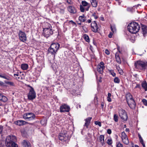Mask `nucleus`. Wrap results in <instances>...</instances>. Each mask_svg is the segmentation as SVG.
Wrapping results in <instances>:
<instances>
[{"label": "nucleus", "instance_id": "nucleus-30", "mask_svg": "<svg viewBox=\"0 0 147 147\" xmlns=\"http://www.w3.org/2000/svg\"><path fill=\"white\" fill-rule=\"evenodd\" d=\"M83 38L87 42H89L90 41L88 36L86 34H85L83 35Z\"/></svg>", "mask_w": 147, "mask_h": 147}, {"label": "nucleus", "instance_id": "nucleus-25", "mask_svg": "<svg viewBox=\"0 0 147 147\" xmlns=\"http://www.w3.org/2000/svg\"><path fill=\"white\" fill-rule=\"evenodd\" d=\"M92 5L93 7H96L97 5V2L96 0H91Z\"/></svg>", "mask_w": 147, "mask_h": 147}, {"label": "nucleus", "instance_id": "nucleus-52", "mask_svg": "<svg viewBox=\"0 0 147 147\" xmlns=\"http://www.w3.org/2000/svg\"><path fill=\"white\" fill-rule=\"evenodd\" d=\"M67 2L70 4H71L72 3V2L71 0H67Z\"/></svg>", "mask_w": 147, "mask_h": 147}, {"label": "nucleus", "instance_id": "nucleus-41", "mask_svg": "<svg viewBox=\"0 0 147 147\" xmlns=\"http://www.w3.org/2000/svg\"><path fill=\"white\" fill-rule=\"evenodd\" d=\"M94 123L96 125H98L99 126L101 127V123L100 122L98 121H95Z\"/></svg>", "mask_w": 147, "mask_h": 147}, {"label": "nucleus", "instance_id": "nucleus-35", "mask_svg": "<svg viewBox=\"0 0 147 147\" xmlns=\"http://www.w3.org/2000/svg\"><path fill=\"white\" fill-rule=\"evenodd\" d=\"M116 147H123L122 144L120 142H117L116 143Z\"/></svg>", "mask_w": 147, "mask_h": 147}, {"label": "nucleus", "instance_id": "nucleus-4", "mask_svg": "<svg viewBox=\"0 0 147 147\" xmlns=\"http://www.w3.org/2000/svg\"><path fill=\"white\" fill-rule=\"evenodd\" d=\"M134 66L136 68L138 69H145L147 66V62L140 60L138 61L135 62Z\"/></svg>", "mask_w": 147, "mask_h": 147}, {"label": "nucleus", "instance_id": "nucleus-46", "mask_svg": "<svg viewBox=\"0 0 147 147\" xmlns=\"http://www.w3.org/2000/svg\"><path fill=\"white\" fill-rule=\"evenodd\" d=\"M105 53L107 55H109L110 54V52L109 50L107 49H105Z\"/></svg>", "mask_w": 147, "mask_h": 147}, {"label": "nucleus", "instance_id": "nucleus-58", "mask_svg": "<svg viewBox=\"0 0 147 147\" xmlns=\"http://www.w3.org/2000/svg\"><path fill=\"white\" fill-rule=\"evenodd\" d=\"M129 130L128 128H126L125 129V131L127 132H129Z\"/></svg>", "mask_w": 147, "mask_h": 147}, {"label": "nucleus", "instance_id": "nucleus-14", "mask_svg": "<svg viewBox=\"0 0 147 147\" xmlns=\"http://www.w3.org/2000/svg\"><path fill=\"white\" fill-rule=\"evenodd\" d=\"M92 119V117H88L84 119L85 121L84 125V126L86 127L87 128H88V126L90 125V121Z\"/></svg>", "mask_w": 147, "mask_h": 147}, {"label": "nucleus", "instance_id": "nucleus-53", "mask_svg": "<svg viewBox=\"0 0 147 147\" xmlns=\"http://www.w3.org/2000/svg\"><path fill=\"white\" fill-rule=\"evenodd\" d=\"M91 21H92V20H90V19H89V20H88L87 21H86V23H90L91 22Z\"/></svg>", "mask_w": 147, "mask_h": 147}, {"label": "nucleus", "instance_id": "nucleus-43", "mask_svg": "<svg viewBox=\"0 0 147 147\" xmlns=\"http://www.w3.org/2000/svg\"><path fill=\"white\" fill-rule=\"evenodd\" d=\"M117 69H118L119 72L120 74L122 75L123 74V71L121 69H118L117 67Z\"/></svg>", "mask_w": 147, "mask_h": 147}, {"label": "nucleus", "instance_id": "nucleus-8", "mask_svg": "<svg viewBox=\"0 0 147 147\" xmlns=\"http://www.w3.org/2000/svg\"><path fill=\"white\" fill-rule=\"evenodd\" d=\"M35 117V115L32 113H25L23 115V118L25 119H28L29 120H33Z\"/></svg>", "mask_w": 147, "mask_h": 147}, {"label": "nucleus", "instance_id": "nucleus-19", "mask_svg": "<svg viewBox=\"0 0 147 147\" xmlns=\"http://www.w3.org/2000/svg\"><path fill=\"white\" fill-rule=\"evenodd\" d=\"M22 143L24 147H31L30 144L28 142L24 140Z\"/></svg>", "mask_w": 147, "mask_h": 147}, {"label": "nucleus", "instance_id": "nucleus-57", "mask_svg": "<svg viewBox=\"0 0 147 147\" xmlns=\"http://www.w3.org/2000/svg\"><path fill=\"white\" fill-rule=\"evenodd\" d=\"M140 86L139 85L137 84L136 85V87H135V88H140Z\"/></svg>", "mask_w": 147, "mask_h": 147}, {"label": "nucleus", "instance_id": "nucleus-48", "mask_svg": "<svg viewBox=\"0 0 147 147\" xmlns=\"http://www.w3.org/2000/svg\"><path fill=\"white\" fill-rule=\"evenodd\" d=\"M107 133L108 134H111V130L110 129H108L107 131Z\"/></svg>", "mask_w": 147, "mask_h": 147}, {"label": "nucleus", "instance_id": "nucleus-44", "mask_svg": "<svg viewBox=\"0 0 147 147\" xmlns=\"http://www.w3.org/2000/svg\"><path fill=\"white\" fill-rule=\"evenodd\" d=\"M110 73L113 77H114L116 75V74L113 71H110Z\"/></svg>", "mask_w": 147, "mask_h": 147}, {"label": "nucleus", "instance_id": "nucleus-28", "mask_svg": "<svg viewBox=\"0 0 147 147\" xmlns=\"http://www.w3.org/2000/svg\"><path fill=\"white\" fill-rule=\"evenodd\" d=\"M142 30L143 32V34L144 35L147 32V29H146V27L144 25H143L142 26Z\"/></svg>", "mask_w": 147, "mask_h": 147}, {"label": "nucleus", "instance_id": "nucleus-45", "mask_svg": "<svg viewBox=\"0 0 147 147\" xmlns=\"http://www.w3.org/2000/svg\"><path fill=\"white\" fill-rule=\"evenodd\" d=\"M99 65L101 66V67H103L104 68L105 67L104 66V63L103 62H101L100 63V64H99Z\"/></svg>", "mask_w": 147, "mask_h": 147}, {"label": "nucleus", "instance_id": "nucleus-33", "mask_svg": "<svg viewBox=\"0 0 147 147\" xmlns=\"http://www.w3.org/2000/svg\"><path fill=\"white\" fill-rule=\"evenodd\" d=\"M82 5L84 6H87L89 5V3L85 1H82Z\"/></svg>", "mask_w": 147, "mask_h": 147}, {"label": "nucleus", "instance_id": "nucleus-49", "mask_svg": "<svg viewBox=\"0 0 147 147\" xmlns=\"http://www.w3.org/2000/svg\"><path fill=\"white\" fill-rule=\"evenodd\" d=\"M3 127L1 126H0V133H1L3 131Z\"/></svg>", "mask_w": 147, "mask_h": 147}, {"label": "nucleus", "instance_id": "nucleus-62", "mask_svg": "<svg viewBox=\"0 0 147 147\" xmlns=\"http://www.w3.org/2000/svg\"><path fill=\"white\" fill-rule=\"evenodd\" d=\"M2 105V103L0 102V106H1Z\"/></svg>", "mask_w": 147, "mask_h": 147}, {"label": "nucleus", "instance_id": "nucleus-32", "mask_svg": "<svg viewBox=\"0 0 147 147\" xmlns=\"http://www.w3.org/2000/svg\"><path fill=\"white\" fill-rule=\"evenodd\" d=\"M114 82L115 83L119 84L120 82V79L117 77H115L114 79Z\"/></svg>", "mask_w": 147, "mask_h": 147}, {"label": "nucleus", "instance_id": "nucleus-10", "mask_svg": "<svg viewBox=\"0 0 147 147\" xmlns=\"http://www.w3.org/2000/svg\"><path fill=\"white\" fill-rule=\"evenodd\" d=\"M20 39L23 42H25L26 40L27 37L25 33L21 31H20L19 33Z\"/></svg>", "mask_w": 147, "mask_h": 147}, {"label": "nucleus", "instance_id": "nucleus-17", "mask_svg": "<svg viewBox=\"0 0 147 147\" xmlns=\"http://www.w3.org/2000/svg\"><path fill=\"white\" fill-rule=\"evenodd\" d=\"M7 97L4 96L3 94L0 93V100L3 102H5L7 101Z\"/></svg>", "mask_w": 147, "mask_h": 147}, {"label": "nucleus", "instance_id": "nucleus-9", "mask_svg": "<svg viewBox=\"0 0 147 147\" xmlns=\"http://www.w3.org/2000/svg\"><path fill=\"white\" fill-rule=\"evenodd\" d=\"M59 138L62 141H66L69 139V136L66 133H60L59 134Z\"/></svg>", "mask_w": 147, "mask_h": 147}, {"label": "nucleus", "instance_id": "nucleus-39", "mask_svg": "<svg viewBox=\"0 0 147 147\" xmlns=\"http://www.w3.org/2000/svg\"><path fill=\"white\" fill-rule=\"evenodd\" d=\"M80 9L81 12H84V11L85 9L82 5H80Z\"/></svg>", "mask_w": 147, "mask_h": 147}, {"label": "nucleus", "instance_id": "nucleus-54", "mask_svg": "<svg viewBox=\"0 0 147 147\" xmlns=\"http://www.w3.org/2000/svg\"><path fill=\"white\" fill-rule=\"evenodd\" d=\"M87 6V7L85 9V10H86L88 11L89 10V9L90 8V6L89 5H88V6Z\"/></svg>", "mask_w": 147, "mask_h": 147}, {"label": "nucleus", "instance_id": "nucleus-55", "mask_svg": "<svg viewBox=\"0 0 147 147\" xmlns=\"http://www.w3.org/2000/svg\"><path fill=\"white\" fill-rule=\"evenodd\" d=\"M14 76L15 77H16H16H17H17V76H18L19 74H14Z\"/></svg>", "mask_w": 147, "mask_h": 147}, {"label": "nucleus", "instance_id": "nucleus-59", "mask_svg": "<svg viewBox=\"0 0 147 147\" xmlns=\"http://www.w3.org/2000/svg\"><path fill=\"white\" fill-rule=\"evenodd\" d=\"M138 136H139V139H140L141 138H142V137L140 135V134H139L138 135Z\"/></svg>", "mask_w": 147, "mask_h": 147}, {"label": "nucleus", "instance_id": "nucleus-38", "mask_svg": "<svg viewBox=\"0 0 147 147\" xmlns=\"http://www.w3.org/2000/svg\"><path fill=\"white\" fill-rule=\"evenodd\" d=\"M140 139V143L142 144L143 147H145V144L144 143V141L142 138H141Z\"/></svg>", "mask_w": 147, "mask_h": 147}, {"label": "nucleus", "instance_id": "nucleus-1", "mask_svg": "<svg viewBox=\"0 0 147 147\" xmlns=\"http://www.w3.org/2000/svg\"><path fill=\"white\" fill-rule=\"evenodd\" d=\"M16 137L13 136H9L6 137L5 143L7 147H18L15 142L16 141Z\"/></svg>", "mask_w": 147, "mask_h": 147}, {"label": "nucleus", "instance_id": "nucleus-60", "mask_svg": "<svg viewBox=\"0 0 147 147\" xmlns=\"http://www.w3.org/2000/svg\"><path fill=\"white\" fill-rule=\"evenodd\" d=\"M101 107H104V104H102V103L101 104Z\"/></svg>", "mask_w": 147, "mask_h": 147}, {"label": "nucleus", "instance_id": "nucleus-26", "mask_svg": "<svg viewBox=\"0 0 147 147\" xmlns=\"http://www.w3.org/2000/svg\"><path fill=\"white\" fill-rule=\"evenodd\" d=\"M115 56L116 61L118 63L120 64L121 63L120 58L117 53L115 54Z\"/></svg>", "mask_w": 147, "mask_h": 147}, {"label": "nucleus", "instance_id": "nucleus-31", "mask_svg": "<svg viewBox=\"0 0 147 147\" xmlns=\"http://www.w3.org/2000/svg\"><path fill=\"white\" fill-rule=\"evenodd\" d=\"M113 142L111 138H108L107 141V143L109 145H111L112 143Z\"/></svg>", "mask_w": 147, "mask_h": 147}, {"label": "nucleus", "instance_id": "nucleus-16", "mask_svg": "<svg viewBox=\"0 0 147 147\" xmlns=\"http://www.w3.org/2000/svg\"><path fill=\"white\" fill-rule=\"evenodd\" d=\"M68 10L69 12L72 13H75L76 12L75 8L74 7L71 6H69L68 7Z\"/></svg>", "mask_w": 147, "mask_h": 147}, {"label": "nucleus", "instance_id": "nucleus-11", "mask_svg": "<svg viewBox=\"0 0 147 147\" xmlns=\"http://www.w3.org/2000/svg\"><path fill=\"white\" fill-rule=\"evenodd\" d=\"M70 110L69 106L66 105H64L61 106L60 108V111L61 112H69Z\"/></svg>", "mask_w": 147, "mask_h": 147}, {"label": "nucleus", "instance_id": "nucleus-20", "mask_svg": "<svg viewBox=\"0 0 147 147\" xmlns=\"http://www.w3.org/2000/svg\"><path fill=\"white\" fill-rule=\"evenodd\" d=\"M105 69L104 68L101 67L99 65H98L97 67V71L100 74H102L103 73V70Z\"/></svg>", "mask_w": 147, "mask_h": 147}, {"label": "nucleus", "instance_id": "nucleus-34", "mask_svg": "<svg viewBox=\"0 0 147 147\" xmlns=\"http://www.w3.org/2000/svg\"><path fill=\"white\" fill-rule=\"evenodd\" d=\"M121 135L122 139L124 138H126L127 137V135L125 134V132L124 131L122 132L121 133Z\"/></svg>", "mask_w": 147, "mask_h": 147}, {"label": "nucleus", "instance_id": "nucleus-12", "mask_svg": "<svg viewBox=\"0 0 147 147\" xmlns=\"http://www.w3.org/2000/svg\"><path fill=\"white\" fill-rule=\"evenodd\" d=\"M91 26L92 31L95 32L97 31L98 27L96 21L92 22L91 24Z\"/></svg>", "mask_w": 147, "mask_h": 147}, {"label": "nucleus", "instance_id": "nucleus-24", "mask_svg": "<svg viewBox=\"0 0 147 147\" xmlns=\"http://www.w3.org/2000/svg\"><path fill=\"white\" fill-rule=\"evenodd\" d=\"M142 86L145 91H147V83L146 81L143 82L142 84Z\"/></svg>", "mask_w": 147, "mask_h": 147}, {"label": "nucleus", "instance_id": "nucleus-21", "mask_svg": "<svg viewBox=\"0 0 147 147\" xmlns=\"http://www.w3.org/2000/svg\"><path fill=\"white\" fill-rule=\"evenodd\" d=\"M100 141L102 146H104L105 144L104 142V136L103 135H101L99 138Z\"/></svg>", "mask_w": 147, "mask_h": 147}, {"label": "nucleus", "instance_id": "nucleus-18", "mask_svg": "<svg viewBox=\"0 0 147 147\" xmlns=\"http://www.w3.org/2000/svg\"><path fill=\"white\" fill-rule=\"evenodd\" d=\"M0 77L8 80H11L12 79L11 77L5 74H3V75H0Z\"/></svg>", "mask_w": 147, "mask_h": 147}, {"label": "nucleus", "instance_id": "nucleus-42", "mask_svg": "<svg viewBox=\"0 0 147 147\" xmlns=\"http://www.w3.org/2000/svg\"><path fill=\"white\" fill-rule=\"evenodd\" d=\"M142 101L144 105L147 106V100L146 99H143L142 100Z\"/></svg>", "mask_w": 147, "mask_h": 147}, {"label": "nucleus", "instance_id": "nucleus-36", "mask_svg": "<svg viewBox=\"0 0 147 147\" xmlns=\"http://www.w3.org/2000/svg\"><path fill=\"white\" fill-rule=\"evenodd\" d=\"M5 83L6 84L9 85L11 86H14V83L13 82H5Z\"/></svg>", "mask_w": 147, "mask_h": 147}, {"label": "nucleus", "instance_id": "nucleus-13", "mask_svg": "<svg viewBox=\"0 0 147 147\" xmlns=\"http://www.w3.org/2000/svg\"><path fill=\"white\" fill-rule=\"evenodd\" d=\"M126 99L127 103H130L131 102H134V100L132 96L130 94H126Z\"/></svg>", "mask_w": 147, "mask_h": 147}, {"label": "nucleus", "instance_id": "nucleus-6", "mask_svg": "<svg viewBox=\"0 0 147 147\" xmlns=\"http://www.w3.org/2000/svg\"><path fill=\"white\" fill-rule=\"evenodd\" d=\"M119 117L122 120L124 121H126L127 120V115L124 110L122 109H119Z\"/></svg>", "mask_w": 147, "mask_h": 147}, {"label": "nucleus", "instance_id": "nucleus-5", "mask_svg": "<svg viewBox=\"0 0 147 147\" xmlns=\"http://www.w3.org/2000/svg\"><path fill=\"white\" fill-rule=\"evenodd\" d=\"M48 27L43 28V35L45 37L48 38L53 33L52 27L49 24H47Z\"/></svg>", "mask_w": 147, "mask_h": 147}, {"label": "nucleus", "instance_id": "nucleus-50", "mask_svg": "<svg viewBox=\"0 0 147 147\" xmlns=\"http://www.w3.org/2000/svg\"><path fill=\"white\" fill-rule=\"evenodd\" d=\"M107 100L109 102H111V99L110 97H107Z\"/></svg>", "mask_w": 147, "mask_h": 147}, {"label": "nucleus", "instance_id": "nucleus-2", "mask_svg": "<svg viewBox=\"0 0 147 147\" xmlns=\"http://www.w3.org/2000/svg\"><path fill=\"white\" fill-rule=\"evenodd\" d=\"M140 28V25L138 23L135 22L131 23L127 26L128 31L132 34L136 33L139 31Z\"/></svg>", "mask_w": 147, "mask_h": 147}, {"label": "nucleus", "instance_id": "nucleus-29", "mask_svg": "<svg viewBox=\"0 0 147 147\" xmlns=\"http://www.w3.org/2000/svg\"><path fill=\"white\" fill-rule=\"evenodd\" d=\"M123 142L126 145H128L129 142L127 137L122 139Z\"/></svg>", "mask_w": 147, "mask_h": 147}, {"label": "nucleus", "instance_id": "nucleus-37", "mask_svg": "<svg viewBox=\"0 0 147 147\" xmlns=\"http://www.w3.org/2000/svg\"><path fill=\"white\" fill-rule=\"evenodd\" d=\"M118 116L116 114L114 115V116H113V119H114V120L115 122H117L118 121Z\"/></svg>", "mask_w": 147, "mask_h": 147}, {"label": "nucleus", "instance_id": "nucleus-51", "mask_svg": "<svg viewBox=\"0 0 147 147\" xmlns=\"http://www.w3.org/2000/svg\"><path fill=\"white\" fill-rule=\"evenodd\" d=\"M113 33L112 32H110V34H109L108 36L109 38H111L112 37V36L113 35Z\"/></svg>", "mask_w": 147, "mask_h": 147}, {"label": "nucleus", "instance_id": "nucleus-61", "mask_svg": "<svg viewBox=\"0 0 147 147\" xmlns=\"http://www.w3.org/2000/svg\"><path fill=\"white\" fill-rule=\"evenodd\" d=\"M135 147H139V146L137 145H135Z\"/></svg>", "mask_w": 147, "mask_h": 147}, {"label": "nucleus", "instance_id": "nucleus-47", "mask_svg": "<svg viewBox=\"0 0 147 147\" xmlns=\"http://www.w3.org/2000/svg\"><path fill=\"white\" fill-rule=\"evenodd\" d=\"M92 16L94 17L95 19H96L98 18V16L95 15V13L93 14Z\"/></svg>", "mask_w": 147, "mask_h": 147}, {"label": "nucleus", "instance_id": "nucleus-63", "mask_svg": "<svg viewBox=\"0 0 147 147\" xmlns=\"http://www.w3.org/2000/svg\"><path fill=\"white\" fill-rule=\"evenodd\" d=\"M78 106L79 107V108H81V105H78Z\"/></svg>", "mask_w": 147, "mask_h": 147}, {"label": "nucleus", "instance_id": "nucleus-40", "mask_svg": "<svg viewBox=\"0 0 147 147\" xmlns=\"http://www.w3.org/2000/svg\"><path fill=\"white\" fill-rule=\"evenodd\" d=\"M111 30L114 32L116 31V28L114 26H111Z\"/></svg>", "mask_w": 147, "mask_h": 147}, {"label": "nucleus", "instance_id": "nucleus-64", "mask_svg": "<svg viewBox=\"0 0 147 147\" xmlns=\"http://www.w3.org/2000/svg\"><path fill=\"white\" fill-rule=\"evenodd\" d=\"M16 78H17V79H20V77H16Z\"/></svg>", "mask_w": 147, "mask_h": 147}, {"label": "nucleus", "instance_id": "nucleus-7", "mask_svg": "<svg viewBox=\"0 0 147 147\" xmlns=\"http://www.w3.org/2000/svg\"><path fill=\"white\" fill-rule=\"evenodd\" d=\"M36 96V93L34 88L32 87H31V88L30 89L28 95V99L30 100H32L35 99Z\"/></svg>", "mask_w": 147, "mask_h": 147}, {"label": "nucleus", "instance_id": "nucleus-22", "mask_svg": "<svg viewBox=\"0 0 147 147\" xmlns=\"http://www.w3.org/2000/svg\"><path fill=\"white\" fill-rule=\"evenodd\" d=\"M134 103L133 102H131L129 104V103H127L128 105L129 106V107L132 109H135L136 106V104L134 100Z\"/></svg>", "mask_w": 147, "mask_h": 147}, {"label": "nucleus", "instance_id": "nucleus-15", "mask_svg": "<svg viewBox=\"0 0 147 147\" xmlns=\"http://www.w3.org/2000/svg\"><path fill=\"white\" fill-rule=\"evenodd\" d=\"M14 123L19 126H21L27 123L24 121L19 120L15 121Z\"/></svg>", "mask_w": 147, "mask_h": 147}, {"label": "nucleus", "instance_id": "nucleus-27", "mask_svg": "<svg viewBox=\"0 0 147 147\" xmlns=\"http://www.w3.org/2000/svg\"><path fill=\"white\" fill-rule=\"evenodd\" d=\"M79 20L82 22H84L86 20V18L84 15L82 16H80L79 18Z\"/></svg>", "mask_w": 147, "mask_h": 147}, {"label": "nucleus", "instance_id": "nucleus-56", "mask_svg": "<svg viewBox=\"0 0 147 147\" xmlns=\"http://www.w3.org/2000/svg\"><path fill=\"white\" fill-rule=\"evenodd\" d=\"M111 96V93H109L108 94L107 97H110Z\"/></svg>", "mask_w": 147, "mask_h": 147}, {"label": "nucleus", "instance_id": "nucleus-23", "mask_svg": "<svg viewBox=\"0 0 147 147\" xmlns=\"http://www.w3.org/2000/svg\"><path fill=\"white\" fill-rule=\"evenodd\" d=\"M21 69L24 70H26L28 68V64L23 63L21 65Z\"/></svg>", "mask_w": 147, "mask_h": 147}, {"label": "nucleus", "instance_id": "nucleus-3", "mask_svg": "<svg viewBox=\"0 0 147 147\" xmlns=\"http://www.w3.org/2000/svg\"><path fill=\"white\" fill-rule=\"evenodd\" d=\"M60 46V45L58 43H53L51 44L48 49L49 53L53 55L55 57Z\"/></svg>", "mask_w": 147, "mask_h": 147}]
</instances>
